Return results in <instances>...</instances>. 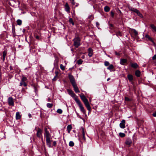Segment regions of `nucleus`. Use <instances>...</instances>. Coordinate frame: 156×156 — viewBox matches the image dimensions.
I'll use <instances>...</instances> for the list:
<instances>
[{
	"label": "nucleus",
	"instance_id": "nucleus-34",
	"mask_svg": "<svg viewBox=\"0 0 156 156\" xmlns=\"http://www.w3.org/2000/svg\"><path fill=\"white\" fill-rule=\"evenodd\" d=\"M60 68L62 70H64L65 69V66L62 64L60 65Z\"/></svg>",
	"mask_w": 156,
	"mask_h": 156
},
{
	"label": "nucleus",
	"instance_id": "nucleus-58",
	"mask_svg": "<svg viewBox=\"0 0 156 156\" xmlns=\"http://www.w3.org/2000/svg\"><path fill=\"white\" fill-rule=\"evenodd\" d=\"M29 116L30 117H31V115L30 114H29Z\"/></svg>",
	"mask_w": 156,
	"mask_h": 156
},
{
	"label": "nucleus",
	"instance_id": "nucleus-38",
	"mask_svg": "<svg viewBox=\"0 0 156 156\" xmlns=\"http://www.w3.org/2000/svg\"><path fill=\"white\" fill-rule=\"evenodd\" d=\"M7 54V51H4L3 52V57H5Z\"/></svg>",
	"mask_w": 156,
	"mask_h": 156
},
{
	"label": "nucleus",
	"instance_id": "nucleus-44",
	"mask_svg": "<svg viewBox=\"0 0 156 156\" xmlns=\"http://www.w3.org/2000/svg\"><path fill=\"white\" fill-rule=\"evenodd\" d=\"M152 59L153 60H156V54L153 56Z\"/></svg>",
	"mask_w": 156,
	"mask_h": 156
},
{
	"label": "nucleus",
	"instance_id": "nucleus-19",
	"mask_svg": "<svg viewBox=\"0 0 156 156\" xmlns=\"http://www.w3.org/2000/svg\"><path fill=\"white\" fill-rule=\"evenodd\" d=\"M135 74L136 77H139L140 76L141 72L140 70H137L135 71Z\"/></svg>",
	"mask_w": 156,
	"mask_h": 156
},
{
	"label": "nucleus",
	"instance_id": "nucleus-1",
	"mask_svg": "<svg viewBox=\"0 0 156 156\" xmlns=\"http://www.w3.org/2000/svg\"><path fill=\"white\" fill-rule=\"evenodd\" d=\"M44 136L46 138V144L50 148L52 147L51 146V140H50V137L51 135L48 131L47 129L45 128V133H44Z\"/></svg>",
	"mask_w": 156,
	"mask_h": 156
},
{
	"label": "nucleus",
	"instance_id": "nucleus-55",
	"mask_svg": "<svg viewBox=\"0 0 156 156\" xmlns=\"http://www.w3.org/2000/svg\"><path fill=\"white\" fill-rule=\"evenodd\" d=\"M5 57H3L2 60H3V62L5 61Z\"/></svg>",
	"mask_w": 156,
	"mask_h": 156
},
{
	"label": "nucleus",
	"instance_id": "nucleus-10",
	"mask_svg": "<svg viewBox=\"0 0 156 156\" xmlns=\"http://www.w3.org/2000/svg\"><path fill=\"white\" fill-rule=\"evenodd\" d=\"M126 121L125 120L123 119L121 121V122L120 123L119 126L122 129H124L125 127V124Z\"/></svg>",
	"mask_w": 156,
	"mask_h": 156
},
{
	"label": "nucleus",
	"instance_id": "nucleus-23",
	"mask_svg": "<svg viewBox=\"0 0 156 156\" xmlns=\"http://www.w3.org/2000/svg\"><path fill=\"white\" fill-rule=\"evenodd\" d=\"M21 118L19 112H17L16 113V119H19Z\"/></svg>",
	"mask_w": 156,
	"mask_h": 156
},
{
	"label": "nucleus",
	"instance_id": "nucleus-51",
	"mask_svg": "<svg viewBox=\"0 0 156 156\" xmlns=\"http://www.w3.org/2000/svg\"><path fill=\"white\" fill-rule=\"evenodd\" d=\"M105 65L106 66H107V61H105Z\"/></svg>",
	"mask_w": 156,
	"mask_h": 156
},
{
	"label": "nucleus",
	"instance_id": "nucleus-57",
	"mask_svg": "<svg viewBox=\"0 0 156 156\" xmlns=\"http://www.w3.org/2000/svg\"><path fill=\"white\" fill-rule=\"evenodd\" d=\"M74 2V0H73V2H72V3L74 5V4H75V3Z\"/></svg>",
	"mask_w": 156,
	"mask_h": 156
},
{
	"label": "nucleus",
	"instance_id": "nucleus-40",
	"mask_svg": "<svg viewBox=\"0 0 156 156\" xmlns=\"http://www.w3.org/2000/svg\"><path fill=\"white\" fill-rule=\"evenodd\" d=\"M133 32L135 36H136L138 35V32L135 29H133Z\"/></svg>",
	"mask_w": 156,
	"mask_h": 156
},
{
	"label": "nucleus",
	"instance_id": "nucleus-32",
	"mask_svg": "<svg viewBox=\"0 0 156 156\" xmlns=\"http://www.w3.org/2000/svg\"><path fill=\"white\" fill-rule=\"evenodd\" d=\"M124 99L125 101H131V99L130 98H129L126 97H125Z\"/></svg>",
	"mask_w": 156,
	"mask_h": 156
},
{
	"label": "nucleus",
	"instance_id": "nucleus-39",
	"mask_svg": "<svg viewBox=\"0 0 156 156\" xmlns=\"http://www.w3.org/2000/svg\"><path fill=\"white\" fill-rule=\"evenodd\" d=\"M89 19H90V20H92L94 19L93 16L92 15H90L88 16Z\"/></svg>",
	"mask_w": 156,
	"mask_h": 156
},
{
	"label": "nucleus",
	"instance_id": "nucleus-4",
	"mask_svg": "<svg viewBox=\"0 0 156 156\" xmlns=\"http://www.w3.org/2000/svg\"><path fill=\"white\" fill-rule=\"evenodd\" d=\"M76 101L78 104L80 109L81 111L84 114H85L86 113V111L85 110V109L81 104L80 100L79 99H77L76 98Z\"/></svg>",
	"mask_w": 156,
	"mask_h": 156
},
{
	"label": "nucleus",
	"instance_id": "nucleus-31",
	"mask_svg": "<svg viewBox=\"0 0 156 156\" xmlns=\"http://www.w3.org/2000/svg\"><path fill=\"white\" fill-rule=\"evenodd\" d=\"M47 106L48 108H52L53 106V104H52L48 103L47 104Z\"/></svg>",
	"mask_w": 156,
	"mask_h": 156
},
{
	"label": "nucleus",
	"instance_id": "nucleus-41",
	"mask_svg": "<svg viewBox=\"0 0 156 156\" xmlns=\"http://www.w3.org/2000/svg\"><path fill=\"white\" fill-rule=\"evenodd\" d=\"M116 35L117 36H122V34L121 32H119L117 33Z\"/></svg>",
	"mask_w": 156,
	"mask_h": 156
},
{
	"label": "nucleus",
	"instance_id": "nucleus-26",
	"mask_svg": "<svg viewBox=\"0 0 156 156\" xmlns=\"http://www.w3.org/2000/svg\"><path fill=\"white\" fill-rule=\"evenodd\" d=\"M23 85L26 87L27 86V84L25 82L21 81V82L20 83V86H22Z\"/></svg>",
	"mask_w": 156,
	"mask_h": 156
},
{
	"label": "nucleus",
	"instance_id": "nucleus-35",
	"mask_svg": "<svg viewBox=\"0 0 156 156\" xmlns=\"http://www.w3.org/2000/svg\"><path fill=\"white\" fill-rule=\"evenodd\" d=\"M57 112L58 113L61 114L62 112V111L60 109H58L57 111Z\"/></svg>",
	"mask_w": 156,
	"mask_h": 156
},
{
	"label": "nucleus",
	"instance_id": "nucleus-56",
	"mask_svg": "<svg viewBox=\"0 0 156 156\" xmlns=\"http://www.w3.org/2000/svg\"><path fill=\"white\" fill-rule=\"evenodd\" d=\"M110 8L108 6V12L110 10Z\"/></svg>",
	"mask_w": 156,
	"mask_h": 156
},
{
	"label": "nucleus",
	"instance_id": "nucleus-20",
	"mask_svg": "<svg viewBox=\"0 0 156 156\" xmlns=\"http://www.w3.org/2000/svg\"><path fill=\"white\" fill-rule=\"evenodd\" d=\"M127 78L129 81H131L133 80V76L131 74H128L127 75Z\"/></svg>",
	"mask_w": 156,
	"mask_h": 156
},
{
	"label": "nucleus",
	"instance_id": "nucleus-46",
	"mask_svg": "<svg viewBox=\"0 0 156 156\" xmlns=\"http://www.w3.org/2000/svg\"><path fill=\"white\" fill-rule=\"evenodd\" d=\"M57 76H55L54 77V78L53 79V81H55V80H57Z\"/></svg>",
	"mask_w": 156,
	"mask_h": 156
},
{
	"label": "nucleus",
	"instance_id": "nucleus-18",
	"mask_svg": "<svg viewBox=\"0 0 156 156\" xmlns=\"http://www.w3.org/2000/svg\"><path fill=\"white\" fill-rule=\"evenodd\" d=\"M127 60L126 59L122 58L121 59L120 63L121 65H124V64L127 63Z\"/></svg>",
	"mask_w": 156,
	"mask_h": 156
},
{
	"label": "nucleus",
	"instance_id": "nucleus-2",
	"mask_svg": "<svg viewBox=\"0 0 156 156\" xmlns=\"http://www.w3.org/2000/svg\"><path fill=\"white\" fill-rule=\"evenodd\" d=\"M80 97L82 100L84 102L87 108V110L89 111H90L91 110V107L89 104L88 100L87 99L85 96L83 94L81 95H80Z\"/></svg>",
	"mask_w": 156,
	"mask_h": 156
},
{
	"label": "nucleus",
	"instance_id": "nucleus-62",
	"mask_svg": "<svg viewBox=\"0 0 156 156\" xmlns=\"http://www.w3.org/2000/svg\"><path fill=\"white\" fill-rule=\"evenodd\" d=\"M108 66L109 65V63L108 62Z\"/></svg>",
	"mask_w": 156,
	"mask_h": 156
},
{
	"label": "nucleus",
	"instance_id": "nucleus-53",
	"mask_svg": "<svg viewBox=\"0 0 156 156\" xmlns=\"http://www.w3.org/2000/svg\"><path fill=\"white\" fill-rule=\"evenodd\" d=\"M119 13H120L121 14H122V12L119 9Z\"/></svg>",
	"mask_w": 156,
	"mask_h": 156
},
{
	"label": "nucleus",
	"instance_id": "nucleus-17",
	"mask_svg": "<svg viewBox=\"0 0 156 156\" xmlns=\"http://www.w3.org/2000/svg\"><path fill=\"white\" fill-rule=\"evenodd\" d=\"M88 55L89 57H91L93 54V51L92 49L91 48H89L88 49Z\"/></svg>",
	"mask_w": 156,
	"mask_h": 156
},
{
	"label": "nucleus",
	"instance_id": "nucleus-11",
	"mask_svg": "<svg viewBox=\"0 0 156 156\" xmlns=\"http://www.w3.org/2000/svg\"><path fill=\"white\" fill-rule=\"evenodd\" d=\"M130 65L131 67L134 69H136L139 67V66L136 62L131 63Z\"/></svg>",
	"mask_w": 156,
	"mask_h": 156
},
{
	"label": "nucleus",
	"instance_id": "nucleus-43",
	"mask_svg": "<svg viewBox=\"0 0 156 156\" xmlns=\"http://www.w3.org/2000/svg\"><path fill=\"white\" fill-rule=\"evenodd\" d=\"M115 54L117 56H120L121 55L120 53L119 52H117L116 51H115Z\"/></svg>",
	"mask_w": 156,
	"mask_h": 156
},
{
	"label": "nucleus",
	"instance_id": "nucleus-5",
	"mask_svg": "<svg viewBox=\"0 0 156 156\" xmlns=\"http://www.w3.org/2000/svg\"><path fill=\"white\" fill-rule=\"evenodd\" d=\"M129 9L131 11L136 13L137 15L140 17L141 18H143V16L142 14L139 11L137 10V9L133 8L130 7L129 8Z\"/></svg>",
	"mask_w": 156,
	"mask_h": 156
},
{
	"label": "nucleus",
	"instance_id": "nucleus-6",
	"mask_svg": "<svg viewBox=\"0 0 156 156\" xmlns=\"http://www.w3.org/2000/svg\"><path fill=\"white\" fill-rule=\"evenodd\" d=\"M68 93L76 101V98L78 99L76 97V95L70 89H68L67 90Z\"/></svg>",
	"mask_w": 156,
	"mask_h": 156
},
{
	"label": "nucleus",
	"instance_id": "nucleus-63",
	"mask_svg": "<svg viewBox=\"0 0 156 156\" xmlns=\"http://www.w3.org/2000/svg\"><path fill=\"white\" fill-rule=\"evenodd\" d=\"M76 6H77V5H76Z\"/></svg>",
	"mask_w": 156,
	"mask_h": 156
},
{
	"label": "nucleus",
	"instance_id": "nucleus-30",
	"mask_svg": "<svg viewBox=\"0 0 156 156\" xmlns=\"http://www.w3.org/2000/svg\"><path fill=\"white\" fill-rule=\"evenodd\" d=\"M69 22L70 23H72L73 26L74 25V23L72 18H69Z\"/></svg>",
	"mask_w": 156,
	"mask_h": 156
},
{
	"label": "nucleus",
	"instance_id": "nucleus-50",
	"mask_svg": "<svg viewBox=\"0 0 156 156\" xmlns=\"http://www.w3.org/2000/svg\"><path fill=\"white\" fill-rule=\"evenodd\" d=\"M56 144V141H54L53 142V145L54 146H55Z\"/></svg>",
	"mask_w": 156,
	"mask_h": 156
},
{
	"label": "nucleus",
	"instance_id": "nucleus-13",
	"mask_svg": "<svg viewBox=\"0 0 156 156\" xmlns=\"http://www.w3.org/2000/svg\"><path fill=\"white\" fill-rule=\"evenodd\" d=\"M132 142L131 139L129 138H128L126 140L125 143L127 145L130 146L132 143Z\"/></svg>",
	"mask_w": 156,
	"mask_h": 156
},
{
	"label": "nucleus",
	"instance_id": "nucleus-14",
	"mask_svg": "<svg viewBox=\"0 0 156 156\" xmlns=\"http://www.w3.org/2000/svg\"><path fill=\"white\" fill-rule=\"evenodd\" d=\"M65 11L68 13L70 12V7L69 6L68 3H66L65 5Z\"/></svg>",
	"mask_w": 156,
	"mask_h": 156
},
{
	"label": "nucleus",
	"instance_id": "nucleus-3",
	"mask_svg": "<svg viewBox=\"0 0 156 156\" xmlns=\"http://www.w3.org/2000/svg\"><path fill=\"white\" fill-rule=\"evenodd\" d=\"M80 38L78 37H76L73 40V44L75 47L77 48L80 45Z\"/></svg>",
	"mask_w": 156,
	"mask_h": 156
},
{
	"label": "nucleus",
	"instance_id": "nucleus-25",
	"mask_svg": "<svg viewBox=\"0 0 156 156\" xmlns=\"http://www.w3.org/2000/svg\"><path fill=\"white\" fill-rule=\"evenodd\" d=\"M115 11L111 10L110 12V15L112 18H113L114 16Z\"/></svg>",
	"mask_w": 156,
	"mask_h": 156
},
{
	"label": "nucleus",
	"instance_id": "nucleus-60",
	"mask_svg": "<svg viewBox=\"0 0 156 156\" xmlns=\"http://www.w3.org/2000/svg\"><path fill=\"white\" fill-rule=\"evenodd\" d=\"M25 30H23V32H25Z\"/></svg>",
	"mask_w": 156,
	"mask_h": 156
},
{
	"label": "nucleus",
	"instance_id": "nucleus-15",
	"mask_svg": "<svg viewBox=\"0 0 156 156\" xmlns=\"http://www.w3.org/2000/svg\"><path fill=\"white\" fill-rule=\"evenodd\" d=\"M145 37L148 39V40L150 41L153 44H155L152 38L148 34H147L145 36Z\"/></svg>",
	"mask_w": 156,
	"mask_h": 156
},
{
	"label": "nucleus",
	"instance_id": "nucleus-27",
	"mask_svg": "<svg viewBox=\"0 0 156 156\" xmlns=\"http://www.w3.org/2000/svg\"><path fill=\"white\" fill-rule=\"evenodd\" d=\"M83 62V61L81 59H80L77 61V63L78 65H80L82 64Z\"/></svg>",
	"mask_w": 156,
	"mask_h": 156
},
{
	"label": "nucleus",
	"instance_id": "nucleus-28",
	"mask_svg": "<svg viewBox=\"0 0 156 156\" xmlns=\"http://www.w3.org/2000/svg\"><path fill=\"white\" fill-rule=\"evenodd\" d=\"M74 143L73 141H70L69 143V146L70 147H72L74 146Z\"/></svg>",
	"mask_w": 156,
	"mask_h": 156
},
{
	"label": "nucleus",
	"instance_id": "nucleus-45",
	"mask_svg": "<svg viewBox=\"0 0 156 156\" xmlns=\"http://www.w3.org/2000/svg\"><path fill=\"white\" fill-rule=\"evenodd\" d=\"M34 89L36 93H37V88L35 86H34Z\"/></svg>",
	"mask_w": 156,
	"mask_h": 156
},
{
	"label": "nucleus",
	"instance_id": "nucleus-59",
	"mask_svg": "<svg viewBox=\"0 0 156 156\" xmlns=\"http://www.w3.org/2000/svg\"><path fill=\"white\" fill-rule=\"evenodd\" d=\"M51 100V99L50 98H48V101H50Z\"/></svg>",
	"mask_w": 156,
	"mask_h": 156
},
{
	"label": "nucleus",
	"instance_id": "nucleus-47",
	"mask_svg": "<svg viewBox=\"0 0 156 156\" xmlns=\"http://www.w3.org/2000/svg\"><path fill=\"white\" fill-rule=\"evenodd\" d=\"M96 24L97 27L98 28V27L99 26V23L98 22H96Z\"/></svg>",
	"mask_w": 156,
	"mask_h": 156
},
{
	"label": "nucleus",
	"instance_id": "nucleus-21",
	"mask_svg": "<svg viewBox=\"0 0 156 156\" xmlns=\"http://www.w3.org/2000/svg\"><path fill=\"white\" fill-rule=\"evenodd\" d=\"M108 69L110 70V71H114L115 69H114V67L113 65H110L108 67Z\"/></svg>",
	"mask_w": 156,
	"mask_h": 156
},
{
	"label": "nucleus",
	"instance_id": "nucleus-42",
	"mask_svg": "<svg viewBox=\"0 0 156 156\" xmlns=\"http://www.w3.org/2000/svg\"><path fill=\"white\" fill-rule=\"evenodd\" d=\"M109 27L110 29H112L113 27V25L112 24H110L109 25Z\"/></svg>",
	"mask_w": 156,
	"mask_h": 156
},
{
	"label": "nucleus",
	"instance_id": "nucleus-24",
	"mask_svg": "<svg viewBox=\"0 0 156 156\" xmlns=\"http://www.w3.org/2000/svg\"><path fill=\"white\" fill-rule=\"evenodd\" d=\"M82 133L83 139L84 141H85L86 138H85V133H84V129L83 128H82Z\"/></svg>",
	"mask_w": 156,
	"mask_h": 156
},
{
	"label": "nucleus",
	"instance_id": "nucleus-49",
	"mask_svg": "<svg viewBox=\"0 0 156 156\" xmlns=\"http://www.w3.org/2000/svg\"><path fill=\"white\" fill-rule=\"evenodd\" d=\"M152 115L154 117H156V112L154 113H153Z\"/></svg>",
	"mask_w": 156,
	"mask_h": 156
},
{
	"label": "nucleus",
	"instance_id": "nucleus-7",
	"mask_svg": "<svg viewBox=\"0 0 156 156\" xmlns=\"http://www.w3.org/2000/svg\"><path fill=\"white\" fill-rule=\"evenodd\" d=\"M69 78L72 85L76 83L74 77L71 74H69Z\"/></svg>",
	"mask_w": 156,
	"mask_h": 156
},
{
	"label": "nucleus",
	"instance_id": "nucleus-52",
	"mask_svg": "<svg viewBox=\"0 0 156 156\" xmlns=\"http://www.w3.org/2000/svg\"><path fill=\"white\" fill-rule=\"evenodd\" d=\"M55 74H56L55 76H58V72H57V71H55Z\"/></svg>",
	"mask_w": 156,
	"mask_h": 156
},
{
	"label": "nucleus",
	"instance_id": "nucleus-9",
	"mask_svg": "<svg viewBox=\"0 0 156 156\" xmlns=\"http://www.w3.org/2000/svg\"><path fill=\"white\" fill-rule=\"evenodd\" d=\"M42 130L40 128H38L36 134L37 136V137L40 138L42 136Z\"/></svg>",
	"mask_w": 156,
	"mask_h": 156
},
{
	"label": "nucleus",
	"instance_id": "nucleus-29",
	"mask_svg": "<svg viewBox=\"0 0 156 156\" xmlns=\"http://www.w3.org/2000/svg\"><path fill=\"white\" fill-rule=\"evenodd\" d=\"M119 136L121 137H124L125 136L126 134L124 133H120L119 134Z\"/></svg>",
	"mask_w": 156,
	"mask_h": 156
},
{
	"label": "nucleus",
	"instance_id": "nucleus-54",
	"mask_svg": "<svg viewBox=\"0 0 156 156\" xmlns=\"http://www.w3.org/2000/svg\"><path fill=\"white\" fill-rule=\"evenodd\" d=\"M35 37L36 39H39V37L38 36H36V37Z\"/></svg>",
	"mask_w": 156,
	"mask_h": 156
},
{
	"label": "nucleus",
	"instance_id": "nucleus-36",
	"mask_svg": "<svg viewBox=\"0 0 156 156\" xmlns=\"http://www.w3.org/2000/svg\"><path fill=\"white\" fill-rule=\"evenodd\" d=\"M12 32L13 34H15V27L14 26H12Z\"/></svg>",
	"mask_w": 156,
	"mask_h": 156
},
{
	"label": "nucleus",
	"instance_id": "nucleus-61",
	"mask_svg": "<svg viewBox=\"0 0 156 156\" xmlns=\"http://www.w3.org/2000/svg\"><path fill=\"white\" fill-rule=\"evenodd\" d=\"M110 79V78H108V81Z\"/></svg>",
	"mask_w": 156,
	"mask_h": 156
},
{
	"label": "nucleus",
	"instance_id": "nucleus-8",
	"mask_svg": "<svg viewBox=\"0 0 156 156\" xmlns=\"http://www.w3.org/2000/svg\"><path fill=\"white\" fill-rule=\"evenodd\" d=\"M8 102L9 105L12 106H14L13 99L12 97H10L8 98Z\"/></svg>",
	"mask_w": 156,
	"mask_h": 156
},
{
	"label": "nucleus",
	"instance_id": "nucleus-37",
	"mask_svg": "<svg viewBox=\"0 0 156 156\" xmlns=\"http://www.w3.org/2000/svg\"><path fill=\"white\" fill-rule=\"evenodd\" d=\"M27 78L24 76H23L21 79V81H23L25 82L27 81Z\"/></svg>",
	"mask_w": 156,
	"mask_h": 156
},
{
	"label": "nucleus",
	"instance_id": "nucleus-22",
	"mask_svg": "<svg viewBox=\"0 0 156 156\" xmlns=\"http://www.w3.org/2000/svg\"><path fill=\"white\" fill-rule=\"evenodd\" d=\"M72 126L71 125H69L67 127V129L68 131V132L69 133H70V132L71 130L72 129Z\"/></svg>",
	"mask_w": 156,
	"mask_h": 156
},
{
	"label": "nucleus",
	"instance_id": "nucleus-12",
	"mask_svg": "<svg viewBox=\"0 0 156 156\" xmlns=\"http://www.w3.org/2000/svg\"><path fill=\"white\" fill-rule=\"evenodd\" d=\"M73 87L74 90L76 93L80 92V90L77 87L76 83L72 85Z\"/></svg>",
	"mask_w": 156,
	"mask_h": 156
},
{
	"label": "nucleus",
	"instance_id": "nucleus-16",
	"mask_svg": "<svg viewBox=\"0 0 156 156\" xmlns=\"http://www.w3.org/2000/svg\"><path fill=\"white\" fill-rule=\"evenodd\" d=\"M150 27H151L152 31L156 32V26H155L154 24H151L150 25Z\"/></svg>",
	"mask_w": 156,
	"mask_h": 156
},
{
	"label": "nucleus",
	"instance_id": "nucleus-33",
	"mask_svg": "<svg viewBox=\"0 0 156 156\" xmlns=\"http://www.w3.org/2000/svg\"><path fill=\"white\" fill-rule=\"evenodd\" d=\"M16 22L18 25H20L22 24V21L20 20H18Z\"/></svg>",
	"mask_w": 156,
	"mask_h": 156
},
{
	"label": "nucleus",
	"instance_id": "nucleus-48",
	"mask_svg": "<svg viewBox=\"0 0 156 156\" xmlns=\"http://www.w3.org/2000/svg\"><path fill=\"white\" fill-rule=\"evenodd\" d=\"M105 11L106 12H107V6H106L104 8Z\"/></svg>",
	"mask_w": 156,
	"mask_h": 156
}]
</instances>
